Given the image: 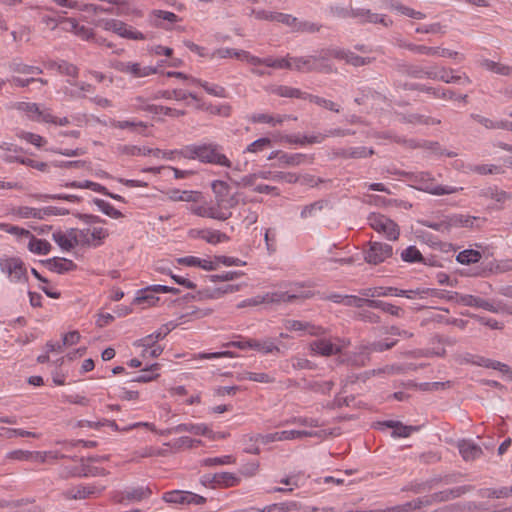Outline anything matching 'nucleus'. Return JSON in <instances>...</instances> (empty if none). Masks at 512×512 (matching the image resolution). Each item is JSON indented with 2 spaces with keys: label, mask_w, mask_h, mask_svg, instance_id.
I'll use <instances>...</instances> for the list:
<instances>
[{
  "label": "nucleus",
  "mask_w": 512,
  "mask_h": 512,
  "mask_svg": "<svg viewBox=\"0 0 512 512\" xmlns=\"http://www.w3.org/2000/svg\"><path fill=\"white\" fill-rule=\"evenodd\" d=\"M152 290L149 289V286L140 290L138 292V296L135 298V302L138 304L147 303L148 305H154L156 301L159 300L158 297L154 296Z\"/></svg>",
  "instance_id": "nucleus-54"
},
{
  "label": "nucleus",
  "mask_w": 512,
  "mask_h": 512,
  "mask_svg": "<svg viewBox=\"0 0 512 512\" xmlns=\"http://www.w3.org/2000/svg\"><path fill=\"white\" fill-rule=\"evenodd\" d=\"M117 70L128 74L134 78H143L156 74L157 69L152 66H144L138 62H120L116 66Z\"/></svg>",
  "instance_id": "nucleus-18"
},
{
  "label": "nucleus",
  "mask_w": 512,
  "mask_h": 512,
  "mask_svg": "<svg viewBox=\"0 0 512 512\" xmlns=\"http://www.w3.org/2000/svg\"><path fill=\"white\" fill-rule=\"evenodd\" d=\"M15 108L28 119H31L32 121H35L39 124H48L55 126H81L83 124H91L90 120L86 119V116L72 117L71 119L67 117H58L53 115L48 110H40L37 104L31 102H18L16 103Z\"/></svg>",
  "instance_id": "nucleus-1"
},
{
  "label": "nucleus",
  "mask_w": 512,
  "mask_h": 512,
  "mask_svg": "<svg viewBox=\"0 0 512 512\" xmlns=\"http://www.w3.org/2000/svg\"><path fill=\"white\" fill-rule=\"evenodd\" d=\"M251 442H260L262 444H269L271 442L282 441L280 432H274L269 434H256L250 437Z\"/></svg>",
  "instance_id": "nucleus-62"
},
{
  "label": "nucleus",
  "mask_w": 512,
  "mask_h": 512,
  "mask_svg": "<svg viewBox=\"0 0 512 512\" xmlns=\"http://www.w3.org/2000/svg\"><path fill=\"white\" fill-rule=\"evenodd\" d=\"M240 481V478L231 472H220L214 474L213 476V482L224 487L237 486L239 485Z\"/></svg>",
  "instance_id": "nucleus-37"
},
{
  "label": "nucleus",
  "mask_w": 512,
  "mask_h": 512,
  "mask_svg": "<svg viewBox=\"0 0 512 512\" xmlns=\"http://www.w3.org/2000/svg\"><path fill=\"white\" fill-rule=\"evenodd\" d=\"M167 195L170 200L175 202H197L201 197V193L198 191L180 189H172L167 193Z\"/></svg>",
  "instance_id": "nucleus-31"
},
{
  "label": "nucleus",
  "mask_w": 512,
  "mask_h": 512,
  "mask_svg": "<svg viewBox=\"0 0 512 512\" xmlns=\"http://www.w3.org/2000/svg\"><path fill=\"white\" fill-rule=\"evenodd\" d=\"M326 204H327L326 201L318 200L314 203L306 205L303 207L300 215L302 218L312 217L316 214V212L321 211Z\"/></svg>",
  "instance_id": "nucleus-55"
},
{
  "label": "nucleus",
  "mask_w": 512,
  "mask_h": 512,
  "mask_svg": "<svg viewBox=\"0 0 512 512\" xmlns=\"http://www.w3.org/2000/svg\"><path fill=\"white\" fill-rule=\"evenodd\" d=\"M323 136L321 134L318 135H304V136H290L288 137V141L294 144H313L320 143L323 140Z\"/></svg>",
  "instance_id": "nucleus-53"
},
{
  "label": "nucleus",
  "mask_w": 512,
  "mask_h": 512,
  "mask_svg": "<svg viewBox=\"0 0 512 512\" xmlns=\"http://www.w3.org/2000/svg\"><path fill=\"white\" fill-rule=\"evenodd\" d=\"M412 51L424 54L428 56H439V57H446V58H455L460 56V54L456 51H451L446 48H440V47H430L425 45H413L410 48Z\"/></svg>",
  "instance_id": "nucleus-23"
},
{
  "label": "nucleus",
  "mask_w": 512,
  "mask_h": 512,
  "mask_svg": "<svg viewBox=\"0 0 512 512\" xmlns=\"http://www.w3.org/2000/svg\"><path fill=\"white\" fill-rule=\"evenodd\" d=\"M457 447L459 453L465 461L475 460L482 454L481 447L471 440H461L458 442Z\"/></svg>",
  "instance_id": "nucleus-24"
},
{
  "label": "nucleus",
  "mask_w": 512,
  "mask_h": 512,
  "mask_svg": "<svg viewBox=\"0 0 512 512\" xmlns=\"http://www.w3.org/2000/svg\"><path fill=\"white\" fill-rule=\"evenodd\" d=\"M401 259L408 263H423L424 258L416 246H409L401 252Z\"/></svg>",
  "instance_id": "nucleus-47"
},
{
  "label": "nucleus",
  "mask_w": 512,
  "mask_h": 512,
  "mask_svg": "<svg viewBox=\"0 0 512 512\" xmlns=\"http://www.w3.org/2000/svg\"><path fill=\"white\" fill-rule=\"evenodd\" d=\"M307 100L315 103L316 105H318L324 109H327V110H330L333 112H337V113L340 111V105L330 99H325V98H322V97H319L316 95L308 94Z\"/></svg>",
  "instance_id": "nucleus-48"
},
{
  "label": "nucleus",
  "mask_w": 512,
  "mask_h": 512,
  "mask_svg": "<svg viewBox=\"0 0 512 512\" xmlns=\"http://www.w3.org/2000/svg\"><path fill=\"white\" fill-rule=\"evenodd\" d=\"M264 239L268 253H274L277 249V235L275 229H266Z\"/></svg>",
  "instance_id": "nucleus-63"
},
{
  "label": "nucleus",
  "mask_w": 512,
  "mask_h": 512,
  "mask_svg": "<svg viewBox=\"0 0 512 512\" xmlns=\"http://www.w3.org/2000/svg\"><path fill=\"white\" fill-rule=\"evenodd\" d=\"M192 82L202 86L207 93L213 96L225 97V89L219 85L209 84L208 82H202L197 79H192Z\"/></svg>",
  "instance_id": "nucleus-56"
},
{
  "label": "nucleus",
  "mask_w": 512,
  "mask_h": 512,
  "mask_svg": "<svg viewBox=\"0 0 512 512\" xmlns=\"http://www.w3.org/2000/svg\"><path fill=\"white\" fill-rule=\"evenodd\" d=\"M397 343V340L392 341H374L364 348L358 357L350 358L348 361L354 366H365L368 361V354L371 352H383L391 349Z\"/></svg>",
  "instance_id": "nucleus-16"
},
{
  "label": "nucleus",
  "mask_w": 512,
  "mask_h": 512,
  "mask_svg": "<svg viewBox=\"0 0 512 512\" xmlns=\"http://www.w3.org/2000/svg\"><path fill=\"white\" fill-rule=\"evenodd\" d=\"M75 229H71L67 233L62 231H56L52 234V239L57 243V245L64 251H70L77 243L74 242L76 234H74Z\"/></svg>",
  "instance_id": "nucleus-26"
},
{
  "label": "nucleus",
  "mask_w": 512,
  "mask_h": 512,
  "mask_svg": "<svg viewBox=\"0 0 512 512\" xmlns=\"http://www.w3.org/2000/svg\"><path fill=\"white\" fill-rule=\"evenodd\" d=\"M423 73L425 78L440 80L446 83L457 82L461 79V76L454 75L453 70L437 66L425 68Z\"/></svg>",
  "instance_id": "nucleus-20"
},
{
  "label": "nucleus",
  "mask_w": 512,
  "mask_h": 512,
  "mask_svg": "<svg viewBox=\"0 0 512 512\" xmlns=\"http://www.w3.org/2000/svg\"><path fill=\"white\" fill-rule=\"evenodd\" d=\"M74 234H76L74 242L82 247H99L109 235L107 229L103 227L75 229Z\"/></svg>",
  "instance_id": "nucleus-8"
},
{
  "label": "nucleus",
  "mask_w": 512,
  "mask_h": 512,
  "mask_svg": "<svg viewBox=\"0 0 512 512\" xmlns=\"http://www.w3.org/2000/svg\"><path fill=\"white\" fill-rule=\"evenodd\" d=\"M189 210L199 217H207L218 221H225L232 216V213L220 212L215 202H204L191 205Z\"/></svg>",
  "instance_id": "nucleus-13"
},
{
  "label": "nucleus",
  "mask_w": 512,
  "mask_h": 512,
  "mask_svg": "<svg viewBox=\"0 0 512 512\" xmlns=\"http://www.w3.org/2000/svg\"><path fill=\"white\" fill-rule=\"evenodd\" d=\"M182 432H189L194 435H203L211 440L216 439V435L213 431L205 424H193V423H182L175 427L161 431V435L176 434Z\"/></svg>",
  "instance_id": "nucleus-15"
},
{
  "label": "nucleus",
  "mask_w": 512,
  "mask_h": 512,
  "mask_svg": "<svg viewBox=\"0 0 512 512\" xmlns=\"http://www.w3.org/2000/svg\"><path fill=\"white\" fill-rule=\"evenodd\" d=\"M274 21L283 23L289 27H292L296 30H303V31H313L314 25L307 24V23H299L295 17L289 14L285 13H275Z\"/></svg>",
  "instance_id": "nucleus-30"
},
{
  "label": "nucleus",
  "mask_w": 512,
  "mask_h": 512,
  "mask_svg": "<svg viewBox=\"0 0 512 512\" xmlns=\"http://www.w3.org/2000/svg\"><path fill=\"white\" fill-rule=\"evenodd\" d=\"M13 214L19 218L28 219L35 218L43 220L45 219V212L43 208H33L28 206H21L13 209Z\"/></svg>",
  "instance_id": "nucleus-36"
},
{
  "label": "nucleus",
  "mask_w": 512,
  "mask_h": 512,
  "mask_svg": "<svg viewBox=\"0 0 512 512\" xmlns=\"http://www.w3.org/2000/svg\"><path fill=\"white\" fill-rule=\"evenodd\" d=\"M253 66L257 65H265L267 67L275 68V69H289L292 68V62L290 60V56L282 57V58H273L267 57L264 59L259 58V62L256 64H252Z\"/></svg>",
  "instance_id": "nucleus-35"
},
{
  "label": "nucleus",
  "mask_w": 512,
  "mask_h": 512,
  "mask_svg": "<svg viewBox=\"0 0 512 512\" xmlns=\"http://www.w3.org/2000/svg\"><path fill=\"white\" fill-rule=\"evenodd\" d=\"M292 62L291 70L300 72H310L314 70L319 71H330L331 68L324 65L318 58L314 56L308 57H290Z\"/></svg>",
  "instance_id": "nucleus-17"
},
{
  "label": "nucleus",
  "mask_w": 512,
  "mask_h": 512,
  "mask_svg": "<svg viewBox=\"0 0 512 512\" xmlns=\"http://www.w3.org/2000/svg\"><path fill=\"white\" fill-rule=\"evenodd\" d=\"M0 228L3 231H5L9 234L15 235L18 238H21V237L28 238L29 236H31V232L29 230L18 227V226L3 223V224H0Z\"/></svg>",
  "instance_id": "nucleus-64"
},
{
  "label": "nucleus",
  "mask_w": 512,
  "mask_h": 512,
  "mask_svg": "<svg viewBox=\"0 0 512 512\" xmlns=\"http://www.w3.org/2000/svg\"><path fill=\"white\" fill-rule=\"evenodd\" d=\"M369 307L380 309L383 312L388 313L393 316H396V317H402V315L404 314V311L401 307L395 306L393 304H390V303H387L384 301H380V300L370 301Z\"/></svg>",
  "instance_id": "nucleus-40"
},
{
  "label": "nucleus",
  "mask_w": 512,
  "mask_h": 512,
  "mask_svg": "<svg viewBox=\"0 0 512 512\" xmlns=\"http://www.w3.org/2000/svg\"><path fill=\"white\" fill-rule=\"evenodd\" d=\"M481 67L488 71H491L493 73L503 75V76H507L512 73V67L502 64V63H499V62L489 60V59L482 60Z\"/></svg>",
  "instance_id": "nucleus-39"
},
{
  "label": "nucleus",
  "mask_w": 512,
  "mask_h": 512,
  "mask_svg": "<svg viewBox=\"0 0 512 512\" xmlns=\"http://www.w3.org/2000/svg\"><path fill=\"white\" fill-rule=\"evenodd\" d=\"M172 94L176 100H184V101H186L187 105L195 107V108L200 107V100L192 94L187 95L182 90H175L172 92Z\"/></svg>",
  "instance_id": "nucleus-61"
},
{
  "label": "nucleus",
  "mask_w": 512,
  "mask_h": 512,
  "mask_svg": "<svg viewBox=\"0 0 512 512\" xmlns=\"http://www.w3.org/2000/svg\"><path fill=\"white\" fill-rule=\"evenodd\" d=\"M274 93L280 97L301 98V99H307V95H308V93H306V92H302L301 90H299L297 88L286 86V85H281V86L276 87L274 89Z\"/></svg>",
  "instance_id": "nucleus-43"
},
{
  "label": "nucleus",
  "mask_w": 512,
  "mask_h": 512,
  "mask_svg": "<svg viewBox=\"0 0 512 512\" xmlns=\"http://www.w3.org/2000/svg\"><path fill=\"white\" fill-rule=\"evenodd\" d=\"M481 253L477 250L467 249L458 253L456 256L457 262L463 265L477 263L481 259Z\"/></svg>",
  "instance_id": "nucleus-45"
},
{
  "label": "nucleus",
  "mask_w": 512,
  "mask_h": 512,
  "mask_svg": "<svg viewBox=\"0 0 512 512\" xmlns=\"http://www.w3.org/2000/svg\"><path fill=\"white\" fill-rule=\"evenodd\" d=\"M216 205L220 212L232 213L231 209L235 207L238 203V200L235 195H225L223 197H219L215 199Z\"/></svg>",
  "instance_id": "nucleus-50"
},
{
  "label": "nucleus",
  "mask_w": 512,
  "mask_h": 512,
  "mask_svg": "<svg viewBox=\"0 0 512 512\" xmlns=\"http://www.w3.org/2000/svg\"><path fill=\"white\" fill-rule=\"evenodd\" d=\"M382 425L386 426L388 428H391L393 430L391 435L394 438H397V437L406 438V437H409L414 431L418 430V427H416V426H407V425L402 424L399 421H393V420L385 421L382 423Z\"/></svg>",
  "instance_id": "nucleus-28"
},
{
  "label": "nucleus",
  "mask_w": 512,
  "mask_h": 512,
  "mask_svg": "<svg viewBox=\"0 0 512 512\" xmlns=\"http://www.w3.org/2000/svg\"><path fill=\"white\" fill-rule=\"evenodd\" d=\"M301 505L296 501H286L272 504V512H291L300 510Z\"/></svg>",
  "instance_id": "nucleus-57"
},
{
  "label": "nucleus",
  "mask_w": 512,
  "mask_h": 512,
  "mask_svg": "<svg viewBox=\"0 0 512 512\" xmlns=\"http://www.w3.org/2000/svg\"><path fill=\"white\" fill-rule=\"evenodd\" d=\"M479 219L470 215L455 214L449 218V225L454 227H473Z\"/></svg>",
  "instance_id": "nucleus-46"
},
{
  "label": "nucleus",
  "mask_w": 512,
  "mask_h": 512,
  "mask_svg": "<svg viewBox=\"0 0 512 512\" xmlns=\"http://www.w3.org/2000/svg\"><path fill=\"white\" fill-rule=\"evenodd\" d=\"M97 26L103 30L112 32L117 36L134 41H143L146 39L143 32L137 30L132 25L115 18H104L97 22Z\"/></svg>",
  "instance_id": "nucleus-5"
},
{
  "label": "nucleus",
  "mask_w": 512,
  "mask_h": 512,
  "mask_svg": "<svg viewBox=\"0 0 512 512\" xmlns=\"http://www.w3.org/2000/svg\"><path fill=\"white\" fill-rule=\"evenodd\" d=\"M240 285L228 284L223 288H217L212 291L205 290L202 292H198L197 296H194L195 299H216L219 298L223 294L234 293L239 291Z\"/></svg>",
  "instance_id": "nucleus-32"
},
{
  "label": "nucleus",
  "mask_w": 512,
  "mask_h": 512,
  "mask_svg": "<svg viewBox=\"0 0 512 512\" xmlns=\"http://www.w3.org/2000/svg\"><path fill=\"white\" fill-rule=\"evenodd\" d=\"M93 202L101 212L113 219H120L124 216L121 211L103 199L95 198Z\"/></svg>",
  "instance_id": "nucleus-42"
},
{
  "label": "nucleus",
  "mask_w": 512,
  "mask_h": 512,
  "mask_svg": "<svg viewBox=\"0 0 512 512\" xmlns=\"http://www.w3.org/2000/svg\"><path fill=\"white\" fill-rule=\"evenodd\" d=\"M211 58H236L241 61H245L249 64H256L259 62V57L251 55L249 52L244 50H235L232 48H220L215 50Z\"/></svg>",
  "instance_id": "nucleus-19"
},
{
  "label": "nucleus",
  "mask_w": 512,
  "mask_h": 512,
  "mask_svg": "<svg viewBox=\"0 0 512 512\" xmlns=\"http://www.w3.org/2000/svg\"><path fill=\"white\" fill-rule=\"evenodd\" d=\"M369 248L364 252V259L367 263L372 265H378L393 254V248L390 244L370 241L368 243Z\"/></svg>",
  "instance_id": "nucleus-11"
},
{
  "label": "nucleus",
  "mask_w": 512,
  "mask_h": 512,
  "mask_svg": "<svg viewBox=\"0 0 512 512\" xmlns=\"http://www.w3.org/2000/svg\"><path fill=\"white\" fill-rule=\"evenodd\" d=\"M228 346L237 347L242 350L253 349L263 354H281L283 353L280 346L277 345L272 339L266 338L263 340L246 339L242 341H233Z\"/></svg>",
  "instance_id": "nucleus-9"
},
{
  "label": "nucleus",
  "mask_w": 512,
  "mask_h": 512,
  "mask_svg": "<svg viewBox=\"0 0 512 512\" xmlns=\"http://www.w3.org/2000/svg\"><path fill=\"white\" fill-rule=\"evenodd\" d=\"M218 144H204L187 146L181 153L187 158H197L203 163L214 164L232 168V162L222 152Z\"/></svg>",
  "instance_id": "nucleus-2"
},
{
  "label": "nucleus",
  "mask_w": 512,
  "mask_h": 512,
  "mask_svg": "<svg viewBox=\"0 0 512 512\" xmlns=\"http://www.w3.org/2000/svg\"><path fill=\"white\" fill-rule=\"evenodd\" d=\"M309 292H268L264 295H257L255 297L245 299L241 303L238 304L239 308L247 307V306H257L260 304H271V303H282V302H293L297 299L309 298Z\"/></svg>",
  "instance_id": "nucleus-4"
},
{
  "label": "nucleus",
  "mask_w": 512,
  "mask_h": 512,
  "mask_svg": "<svg viewBox=\"0 0 512 512\" xmlns=\"http://www.w3.org/2000/svg\"><path fill=\"white\" fill-rule=\"evenodd\" d=\"M479 196L485 199H491L499 204H504L511 199V195L497 186H488L480 190Z\"/></svg>",
  "instance_id": "nucleus-27"
},
{
  "label": "nucleus",
  "mask_w": 512,
  "mask_h": 512,
  "mask_svg": "<svg viewBox=\"0 0 512 512\" xmlns=\"http://www.w3.org/2000/svg\"><path fill=\"white\" fill-rule=\"evenodd\" d=\"M151 494L152 491L148 486H137L117 492L114 495L113 500L120 504H125L127 502H140L141 500L150 497Z\"/></svg>",
  "instance_id": "nucleus-14"
},
{
  "label": "nucleus",
  "mask_w": 512,
  "mask_h": 512,
  "mask_svg": "<svg viewBox=\"0 0 512 512\" xmlns=\"http://www.w3.org/2000/svg\"><path fill=\"white\" fill-rule=\"evenodd\" d=\"M199 236L201 239L205 240L209 244L216 245L221 242H226L229 240V237L220 232L219 230L213 229H205L199 232Z\"/></svg>",
  "instance_id": "nucleus-38"
},
{
  "label": "nucleus",
  "mask_w": 512,
  "mask_h": 512,
  "mask_svg": "<svg viewBox=\"0 0 512 512\" xmlns=\"http://www.w3.org/2000/svg\"><path fill=\"white\" fill-rule=\"evenodd\" d=\"M343 347L344 342L339 338H319L309 344L311 353L324 357L340 353Z\"/></svg>",
  "instance_id": "nucleus-10"
},
{
  "label": "nucleus",
  "mask_w": 512,
  "mask_h": 512,
  "mask_svg": "<svg viewBox=\"0 0 512 512\" xmlns=\"http://www.w3.org/2000/svg\"><path fill=\"white\" fill-rule=\"evenodd\" d=\"M373 301V299H367V297H358L354 295H345L343 297V304L346 306H353L357 308H361L364 305L369 307V302Z\"/></svg>",
  "instance_id": "nucleus-58"
},
{
  "label": "nucleus",
  "mask_w": 512,
  "mask_h": 512,
  "mask_svg": "<svg viewBox=\"0 0 512 512\" xmlns=\"http://www.w3.org/2000/svg\"><path fill=\"white\" fill-rule=\"evenodd\" d=\"M47 267L56 273L63 274L68 271H72L76 268L75 263L72 260L66 258H52L46 260Z\"/></svg>",
  "instance_id": "nucleus-29"
},
{
  "label": "nucleus",
  "mask_w": 512,
  "mask_h": 512,
  "mask_svg": "<svg viewBox=\"0 0 512 512\" xmlns=\"http://www.w3.org/2000/svg\"><path fill=\"white\" fill-rule=\"evenodd\" d=\"M410 181L417 189L436 196L454 194L462 190L461 187L436 184L434 177L429 172L412 173Z\"/></svg>",
  "instance_id": "nucleus-3"
},
{
  "label": "nucleus",
  "mask_w": 512,
  "mask_h": 512,
  "mask_svg": "<svg viewBox=\"0 0 512 512\" xmlns=\"http://www.w3.org/2000/svg\"><path fill=\"white\" fill-rule=\"evenodd\" d=\"M368 223L373 230L383 234L389 241H396L400 236L398 224L383 214L371 213L368 216Z\"/></svg>",
  "instance_id": "nucleus-6"
},
{
  "label": "nucleus",
  "mask_w": 512,
  "mask_h": 512,
  "mask_svg": "<svg viewBox=\"0 0 512 512\" xmlns=\"http://www.w3.org/2000/svg\"><path fill=\"white\" fill-rule=\"evenodd\" d=\"M393 292H397V288L393 287H373L365 288L360 290V295L369 298L381 297V296H392Z\"/></svg>",
  "instance_id": "nucleus-44"
},
{
  "label": "nucleus",
  "mask_w": 512,
  "mask_h": 512,
  "mask_svg": "<svg viewBox=\"0 0 512 512\" xmlns=\"http://www.w3.org/2000/svg\"><path fill=\"white\" fill-rule=\"evenodd\" d=\"M104 488H99L96 485H78L70 488L65 492L69 499H85L91 495L100 493Z\"/></svg>",
  "instance_id": "nucleus-25"
},
{
  "label": "nucleus",
  "mask_w": 512,
  "mask_h": 512,
  "mask_svg": "<svg viewBox=\"0 0 512 512\" xmlns=\"http://www.w3.org/2000/svg\"><path fill=\"white\" fill-rule=\"evenodd\" d=\"M316 433L312 431H306V430H285L280 431V436L282 441L286 440H293L303 437H312L315 436Z\"/></svg>",
  "instance_id": "nucleus-52"
},
{
  "label": "nucleus",
  "mask_w": 512,
  "mask_h": 512,
  "mask_svg": "<svg viewBox=\"0 0 512 512\" xmlns=\"http://www.w3.org/2000/svg\"><path fill=\"white\" fill-rule=\"evenodd\" d=\"M28 250L37 255H47L51 251V244L45 239L36 238L33 234L28 237Z\"/></svg>",
  "instance_id": "nucleus-34"
},
{
  "label": "nucleus",
  "mask_w": 512,
  "mask_h": 512,
  "mask_svg": "<svg viewBox=\"0 0 512 512\" xmlns=\"http://www.w3.org/2000/svg\"><path fill=\"white\" fill-rule=\"evenodd\" d=\"M471 486H459L451 489H446L440 492L434 493L436 502H445L455 498L460 497L461 495L469 492L471 490Z\"/></svg>",
  "instance_id": "nucleus-33"
},
{
  "label": "nucleus",
  "mask_w": 512,
  "mask_h": 512,
  "mask_svg": "<svg viewBox=\"0 0 512 512\" xmlns=\"http://www.w3.org/2000/svg\"><path fill=\"white\" fill-rule=\"evenodd\" d=\"M188 491L174 490L163 494L162 499L171 504H186Z\"/></svg>",
  "instance_id": "nucleus-51"
},
{
  "label": "nucleus",
  "mask_w": 512,
  "mask_h": 512,
  "mask_svg": "<svg viewBox=\"0 0 512 512\" xmlns=\"http://www.w3.org/2000/svg\"><path fill=\"white\" fill-rule=\"evenodd\" d=\"M75 474L80 475V477H96L106 475V471L103 468L89 465L84 460H81L79 469L75 471Z\"/></svg>",
  "instance_id": "nucleus-41"
},
{
  "label": "nucleus",
  "mask_w": 512,
  "mask_h": 512,
  "mask_svg": "<svg viewBox=\"0 0 512 512\" xmlns=\"http://www.w3.org/2000/svg\"><path fill=\"white\" fill-rule=\"evenodd\" d=\"M284 327L289 331H303L312 336H320L325 332L320 326L292 319L285 320Z\"/></svg>",
  "instance_id": "nucleus-22"
},
{
  "label": "nucleus",
  "mask_w": 512,
  "mask_h": 512,
  "mask_svg": "<svg viewBox=\"0 0 512 512\" xmlns=\"http://www.w3.org/2000/svg\"><path fill=\"white\" fill-rule=\"evenodd\" d=\"M482 496L495 499L508 498L510 497V490L509 487L487 488L482 491Z\"/></svg>",
  "instance_id": "nucleus-59"
},
{
  "label": "nucleus",
  "mask_w": 512,
  "mask_h": 512,
  "mask_svg": "<svg viewBox=\"0 0 512 512\" xmlns=\"http://www.w3.org/2000/svg\"><path fill=\"white\" fill-rule=\"evenodd\" d=\"M0 270L7 275L13 283L28 281L27 269L24 262L18 257L0 258Z\"/></svg>",
  "instance_id": "nucleus-7"
},
{
  "label": "nucleus",
  "mask_w": 512,
  "mask_h": 512,
  "mask_svg": "<svg viewBox=\"0 0 512 512\" xmlns=\"http://www.w3.org/2000/svg\"><path fill=\"white\" fill-rule=\"evenodd\" d=\"M150 17L154 26L163 29H171L174 23L180 21L175 13L165 10H154Z\"/></svg>",
  "instance_id": "nucleus-21"
},
{
  "label": "nucleus",
  "mask_w": 512,
  "mask_h": 512,
  "mask_svg": "<svg viewBox=\"0 0 512 512\" xmlns=\"http://www.w3.org/2000/svg\"><path fill=\"white\" fill-rule=\"evenodd\" d=\"M270 147L271 141L269 138H260L249 144L244 152L258 153Z\"/></svg>",
  "instance_id": "nucleus-60"
},
{
  "label": "nucleus",
  "mask_w": 512,
  "mask_h": 512,
  "mask_svg": "<svg viewBox=\"0 0 512 512\" xmlns=\"http://www.w3.org/2000/svg\"><path fill=\"white\" fill-rule=\"evenodd\" d=\"M0 436L6 438H13L16 436L39 438L40 434L26 431L23 429L0 427Z\"/></svg>",
  "instance_id": "nucleus-49"
},
{
  "label": "nucleus",
  "mask_w": 512,
  "mask_h": 512,
  "mask_svg": "<svg viewBox=\"0 0 512 512\" xmlns=\"http://www.w3.org/2000/svg\"><path fill=\"white\" fill-rule=\"evenodd\" d=\"M296 119L281 114H271L266 112L254 113L249 117V122L254 125H269L272 127L275 126H291L293 125L292 121Z\"/></svg>",
  "instance_id": "nucleus-12"
}]
</instances>
